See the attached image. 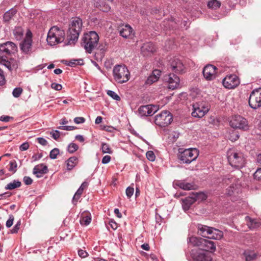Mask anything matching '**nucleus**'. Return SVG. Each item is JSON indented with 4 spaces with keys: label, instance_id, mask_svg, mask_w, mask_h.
<instances>
[{
    "label": "nucleus",
    "instance_id": "obj_1",
    "mask_svg": "<svg viewBox=\"0 0 261 261\" xmlns=\"http://www.w3.org/2000/svg\"><path fill=\"white\" fill-rule=\"evenodd\" d=\"M82 20L79 17H76L72 20L69 25L67 33L68 43L67 44H74L77 41L80 33L82 30Z\"/></svg>",
    "mask_w": 261,
    "mask_h": 261
},
{
    "label": "nucleus",
    "instance_id": "obj_2",
    "mask_svg": "<svg viewBox=\"0 0 261 261\" xmlns=\"http://www.w3.org/2000/svg\"><path fill=\"white\" fill-rule=\"evenodd\" d=\"M198 233L204 238L210 239L220 240L223 237V232L216 228L199 224L197 225Z\"/></svg>",
    "mask_w": 261,
    "mask_h": 261
},
{
    "label": "nucleus",
    "instance_id": "obj_3",
    "mask_svg": "<svg viewBox=\"0 0 261 261\" xmlns=\"http://www.w3.org/2000/svg\"><path fill=\"white\" fill-rule=\"evenodd\" d=\"M82 44L86 51L91 54L96 47L99 41V36L94 31H90L84 35Z\"/></svg>",
    "mask_w": 261,
    "mask_h": 261
},
{
    "label": "nucleus",
    "instance_id": "obj_4",
    "mask_svg": "<svg viewBox=\"0 0 261 261\" xmlns=\"http://www.w3.org/2000/svg\"><path fill=\"white\" fill-rule=\"evenodd\" d=\"M65 36V34L63 30L54 26L49 30L46 40L49 45L53 46L63 42Z\"/></svg>",
    "mask_w": 261,
    "mask_h": 261
},
{
    "label": "nucleus",
    "instance_id": "obj_5",
    "mask_svg": "<svg viewBox=\"0 0 261 261\" xmlns=\"http://www.w3.org/2000/svg\"><path fill=\"white\" fill-rule=\"evenodd\" d=\"M227 159L232 167L240 168L245 165V160L243 153L233 149H230L227 151Z\"/></svg>",
    "mask_w": 261,
    "mask_h": 261
},
{
    "label": "nucleus",
    "instance_id": "obj_6",
    "mask_svg": "<svg viewBox=\"0 0 261 261\" xmlns=\"http://www.w3.org/2000/svg\"><path fill=\"white\" fill-rule=\"evenodd\" d=\"M113 73L114 80L119 83H125L129 79V72L124 65L115 66L113 70Z\"/></svg>",
    "mask_w": 261,
    "mask_h": 261
},
{
    "label": "nucleus",
    "instance_id": "obj_7",
    "mask_svg": "<svg viewBox=\"0 0 261 261\" xmlns=\"http://www.w3.org/2000/svg\"><path fill=\"white\" fill-rule=\"evenodd\" d=\"M179 149L178 158L180 163L189 164L195 160L198 156V151L196 148H189L181 151Z\"/></svg>",
    "mask_w": 261,
    "mask_h": 261
},
{
    "label": "nucleus",
    "instance_id": "obj_8",
    "mask_svg": "<svg viewBox=\"0 0 261 261\" xmlns=\"http://www.w3.org/2000/svg\"><path fill=\"white\" fill-rule=\"evenodd\" d=\"M192 106V115L194 117L201 118L209 111L208 104L203 101L194 103Z\"/></svg>",
    "mask_w": 261,
    "mask_h": 261
},
{
    "label": "nucleus",
    "instance_id": "obj_9",
    "mask_svg": "<svg viewBox=\"0 0 261 261\" xmlns=\"http://www.w3.org/2000/svg\"><path fill=\"white\" fill-rule=\"evenodd\" d=\"M230 126L236 129L247 130L249 129V125L247 120L240 115L232 116L229 121Z\"/></svg>",
    "mask_w": 261,
    "mask_h": 261
},
{
    "label": "nucleus",
    "instance_id": "obj_10",
    "mask_svg": "<svg viewBox=\"0 0 261 261\" xmlns=\"http://www.w3.org/2000/svg\"><path fill=\"white\" fill-rule=\"evenodd\" d=\"M173 121V116L171 113L168 111H163L155 117V123L161 126L166 127L169 125Z\"/></svg>",
    "mask_w": 261,
    "mask_h": 261
},
{
    "label": "nucleus",
    "instance_id": "obj_11",
    "mask_svg": "<svg viewBox=\"0 0 261 261\" xmlns=\"http://www.w3.org/2000/svg\"><path fill=\"white\" fill-rule=\"evenodd\" d=\"M248 103L253 109H257L261 107V88L255 89L251 92Z\"/></svg>",
    "mask_w": 261,
    "mask_h": 261
},
{
    "label": "nucleus",
    "instance_id": "obj_12",
    "mask_svg": "<svg viewBox=\"0 0 261 261\" xmlns=\"http://www.w3.org/2000/svg\"><path fill=\"white\" fill-rule=\"evenodd\" d=\"M17 50V45L12 41H7L0 44V55L7 57L14 54Z\"/></svg>",
    "mask_w": 261,
    "mask_h": 261
},
{
    "label": "nucleus",
    "instance_id": "obj_13",
    "mask_svg": "<svg viewBox=\"0 0 261 261\" xmlns=\"http://www.w3.org/2000/svg\"><path fill=\"white\" fill-rule=\"evenodd\" d=\"M185 68L184 64L179 57H174L169 61L168 69L176 73H182Z\"/></svg>",
    "mask_w": 261,
    "mask_h": 261
},
{
    "label": "nucleus",
    "instance_id": "obj_14",
    "mask_svg": "<svg viewBox=\"0 0 261 261\" xmlns=\"http://www.w3.org/2000/svg\"><path fill=\"white\" fill-rule=\"evenodd\" d=\"M32 36L31 32L28 31L24 39L20 43V48L25 55H30L33 52Z\"/></svg>",
    "mask_w": 261,
    "mask_h": 261
},
{
    "label": "nucleus",
    "instance_id": "obj_15",
    "mask_svg": "<svg viewBox=\"0 0 261 261\" xmlns=\"http://www.w3.org/2000/svg\"><path fill=\"white\" fill-rule=\"evenodd\" d=\"M159 110V107L156 105H148L140 106L138 110V115L140 117H147L153 115Z\"/></svg>",
    "mask_w": 261,
    "mask_h": 261
},
{
    "label": "nucleus",
    "instance_id": "obj_16",
    "mask_svg": "<svg viewBox=\"0 0 261 261\" xmlns=\"http://www.w3.org/2000/svg\"><path fill=\"white\" fill-rule=\"evenodd\" d=\"M203 195L201 193H192L190 196L181 199L182 206L185 211L188 210L190 206Z\"/></svg>",
    "mask_w": 261,
    "mask_h": 261
},
{
    "label": "nucleus",
    "instance_id": "obj_17",
    "mask_svg": "<svg viewBox=\"0 0 261 261\" xmlns=\"http://www.w3.org/2000/svg\"><path fill=\"white\" fill-rule=\"evenodd\" d=\"M239 77L234 74L227 75L223 80V86L227 89H234L240 84Z\"/></svg>",
    "mask_w": 261,
    "mask_h": 261
},
{
    "label": "nucleus",
    "instance_id": "obj_18",
    "mask_svg": "<svg viewBox=\"0 0 261 261\" xmlns=\"http://www.w3.org/2000/svg\"><path fill=\"white\" fill-rule=\"evenodd\" d=\"M217 70V67L213 65L208 64L206 65L202 71L204 77L207 81L213 80L216 77Z\"/></svg>",
    "mask_w": 261,
    "mask_h": 261
},
{
    "label": "nucleus",
    "instance_id": "obj_19",
    "mask_svg": "<svg viewBox=\"0 0 261 261\" xmlns=\"http://www.w3.org/2000/svg\"><path fill=\"white\" fill-rule=\"evenodd\" d=\"M165 80L168 83V88L171 90H174L179 87V78L174 73H170Z\"/></svg>",
    "mask_w": 261,
    "mask_h": 261
},
{
    "label": "nucleus",
    "instance_id": "obj_20",
    "mask_svg": "<svg viewBox=\"0 0 261 261\" xmlns=\"http://www.w3.org/2000/svg\"><path fill=\"white\" fill-rule=\"evenodd\" d=\"M195 261H213L211 254L208 251H198L193 254Z\"/></svg>",
    "mask_w": 261,
    "mask_h": 261
},
{
    "label": "nucleus",
    "instance_id": "obj_21",
    "mask_svg": "<svg viewBox=\"0 0 261 261\" xmlns=\"http://www.w3.org/2000/svg\"><path fill=\"white\" fill-rule=\"evenodd\" d=\"M119 34L124 38H129L134 35L132 28L128 24H126L119 28Z\"/></svg>",
    "mask_w": 261,
    "mask_h": 261
},
{
    "label": "nucleus",
    "instance_id": "obj_22",
    "mask_svg": "<svg viewBox=\"0 0 261 261\" xmlns=\"http://www.w3.org/2000/svg\"><path fill=\"white\" fill-rule=\"evenodd\" d=\"M202 245L200 248L201 251H207L210 250L211 252L215 251L216 245L214 242L204 239V240H202Z\"/></svg>",
    "mask_w": 261,
    "mask_h": 261
},
{
    "label": "nucleus",
    "instance_id": "obj_23",
    "mask_svg": "<svg viewBox=\"0 0 261 261\" xmlns=\"http://www.w3.org/2000/svg\"><path fill=\"white\" fill-rule=\"evenodd\" d=\"M47 171V167L43 164H41L34 167L33 172V174L36 175V177L39 178L41 177L43 174L46 173Z\"/></svg>",
    "mask_w": 261,
    "mask_h": 261
},
{
    "label": "nucleus",
    "instance_id": "obj_24",
    "mask_svg": "<svg viewBox=\"0 0 261 261\" xmlns=\"http://www.w3.org/2000/svg\"><path fill=\"white\" fill-rule=\"evenodd\" d=\"M161 75V72L159 70H154L152 74L147 78L145 81L146 85H150L153 83L158 81Z\"/></svg>",
    "mask_w": 261,
    "mask_h": 261
},
{
    "label": "nucleus",
    "instance_id": "obj_25",
    "mask_svg": "<svg viewBox=\"0 0 261 261\" xmlns=\"http://www.w3.org/2000/svg\"><path fill=\"white\" fill-rule=\"evenodd\" d=\"M240 192V185L238 184H235L233 185H230L227 189V194L229 196L237 197Z\"/></svg>",
    "mask_w": 261,
    "mask_h": 261
},
{
    "label": "nucleus",
    "instance_id": "obj_26",
    "mask_svg": "<svg viewBox=\"0 0 261 261\" xmlns=\"http://www.w3.org/2000/svg\"><path fill=\"white\" fill-rule=\"evenodd\" d=\"M222 183L223 185H233L238 182L237 178L233 175L230 174L223 176L222 178Z\"/></svg>",
    "mask_w": 261,
    "mask_h": 261
},
{
    "label": "nucleus",
    "instance_id": "obj_27",
    "mask_svg": "<svg viewBox=\"0 0 261 261\" xmlns=\"http://www.w3.org/2000/svg\"><path fill=\"white\" fill-rule=\"evenodd\" d=\"M141 51L145 55H148L155 50V46L150 42L144 43L141 47Z\"/></svg>",
    "mask_w": 261,
    "mask_h": 261
},
{
    "label": "nucleus",
    "instance_id": "obj_28",
    "mask_svg": "<svg viewBox=\"0 0 261 261\" xmlns=\"http://www.w3.org/2000/svg\"><path fill=\"white\" fill-rule=\"evenodd\" d=\"M243 256L246 261H254L258 256V254L253 250L247 249L244 251Z\"/></svg>",
    "mask_w": 261,
    "mask_h": 261
},
{
    "label": "nucleus",
    "instance_id": "obj_29",
    "mask_svg": "<svg viewBox=\"0 0 261 261\" xmlns=\"http://www.w3.org/2000/svg\"><path fill=\"white\" fill-rule=\"evenodd\" d=\"M245 220L247 222V225L250 229L256 228L261 225V223L257 219H251L249 216H246Z\"/></svg>",
    "mask_w": 261,
    "mask_h": 261
},
{
    "label": "nucleus",
    "instance_id": "obj_30",
    "mask_svg": "<svg viewBox=\"0 0 261 261\" xmlns=\"http://www.w3.org/2000/svg\"><path fill=\"white\" fill-rule=\"evenodd\" d=\"M202 240H204V239L192 236L188 238V242L193 246H197L201 248Z\"/></svg>",
    "mask_w": 261,
    "mask_h": 261
},
{
    "label": "nucleus",
    "instance_id": "obj_31",
    "mask_svg": "<svg viewBox=\"0 0 261 261\" xmlns=\"http://www.w3.org/2000/svg\"><path fill=\"white\" fill-rule=\"evenodd\" d=\"M77 164V158L76 156H72L67 161V169L71 170Z\"/></svg>",
    "mask_w": 261,
    "mask_h": 261
},
{
    "label": "nucleus",
    "instance_id": "obj_32",
    "mask_svg": "<svg viewBox=\"0 0 261 261\" xmlns=\"http://www.w3.org/2000/svg\"><path fill=\"white\" fill-rule=\"evenodd\" d=\"M176 185L180 188L185 190H190L194 189L193 185L184 181H178Z\"/></svg>",
    "mask_w": 261,
    "mask_h": 261
},
{
    "label": "nucleus",
    "instance_id": "obj_33",
    "mask_svg": "<svg viewBox=\"0 0 261 261\" xmlns=\"http://www.w3.org/2000/svg\"><path fill=\"white\" fill-rule=\"evenodd\" d=\"M17 10L14 8L7 11L4 15V20L5 21H9L16 14Z\"/></svg>",
    "mask_w": 261,
    "mask_h": 261
},
{
    "label": "nucleus",
    "instance_id": "obj_34",
    "mask_svg": "<svg viewBox=\"0 0 261 261\" xmlns=\"http://www.w3.org/2000/svg\"><path fill=\"white\" fill-rule=\"evenodd\" d=\"M21 185V182L17 180H14L12 182L8 184L5 187L6 190H12L17 188H19Z\"/></svg>",
    "mask_w": 261,
    "mask_h": 261
},
{
    "label": "nucleus",
    "instance_id": "obj_35",
    "mask_svg": "<svg viewBox=\"0 0 261 261\" xmlns=\"http://www.w3.org/2000/svg\"><path fill=\"white\" fill-rule=\"evenodd\" d=\"M221 4V2L218 0H210L207 6L209 9L216 10L220 7Z\"/></svg>",
    "mask_w": 261,
    "mask_h": 261
},
{
    "label": "nucleus",
    "instance_id": "obj_36",
    "mask_svg": "<svg viewBox=\"0 0 261 261\" xmlns=\"http://www.w3.org/2000/svg\"><path fill=\"white\" fill-rule=\"evenodd\" d=\"M13 34L16 39L20 40L23 36V30L21 27H16L13 31Z\"/></svg>",
    "mask_w": 261,
    "mask_h": 261
},
{
    "label": "nucleus",
    "instance_id": "obj_37",
    "mask_svg": "<svg viewBox=\"0 0 261 261\" xmlns=\"http://www.w3.org/2000/svg\"><path fill=\"white\" fill-rule=\"evenodd\" d=\"M101 149L103 153L112 154L113 153V151L111 150L109 145L105 143L101 144Z\"/></svg>",
    "mask_w": 261,
    "mask_h": 261
},
{
    "label": "nucleus",
    "instance_id": "obj_38",
    "mask_svg": "<svg viewBox=\"0 0 261 261\" xmlns=\"http://www.w3.org/2000/svg\"><path fill=\"white\" fill-rule=\"evenodd\" d=\"M83 64V60L82 59H73L69 61L68 65L70 67H73L75 65H81Z\"/></svg>",
    "mask_w": 261,
    "mask_h": 261
},
{
    "label": "nucleus",
    "instance_id": "obj_39",
    "mask_svg": "<svg viewBox=\"0 0 261 261\" xmlns=\"http://www.w3.org/2000/svg\"><path fill=\"white\" fill-rule=\"evenodd\" d=\"M83 190H82V188H79L74 195L72 198V202L74 204H75V202H77V200L80 198L81 195L82 194Z\"/></svg>",
    "mask_w": 261,
    "mask_h": 261
},
{
    "label": "nucleus",
    "instance_id": "obj_40",
    "mask_svg": "<svg viewBox=\"0 0 261 261\" xmlns=\"http://www.w3.org/2000/svg\"><path fill=\"white\" fill-rule=\"evenodd\" d=\"M9 165L10 167L9 168V171L12 172L13 173H15L17 169V164L15 160L11 161Z\"/></svg>",
    "mask_w": 261,
    "mask_h": 261
},
{
    "label": "nucleus",
    "instance_id": "obj_41",
    "mask_svg": "<svg viewBox=\"0 0 261 261\" xmlns=\"http://www.w3.org/2000/svg\"><path fill=\"white\" fill-rule=\"evenodd\" d=\"M78 148L79 146L77 144L71 143L68 145L67 150L69 153H72L76 151Z\"/></svg>",
    "mask_w": 261,
    "mask_h": 261
},
{
    "label": "nucleus",
    "instance_id": "obj_42",
    "mask_svg": "<svg viewBox=\"0 0 261 261\" xmlns=\"http://www.w3.org/2000/svg\"><path fill=\"white\" fill-rule=\"evenodd\" d=\"M107 94L114 100L119 101L121 99L120 96L113 91L108 90L107 91Z\"/></svg>",
    "mask_w": 261,
    "mask_h": 261
},
{
    "label": "nucleus",
    "instance_id": "obj_43",
    "mask_svg": "<svg viewBox=\"0 0 261 261\" xmlns=\"http://www.w3.org/2000/svg\"><path fill=\"white\" fill-rule=\"evenodd\" d=\"M59 154V149L55 148L52 149L49 153V158L51 159H55L57 158V155Z\"/></svg>",
    "mask_w": 261,
    "mask_h": 261
},
{
    "label": "nucleus",
    "instance_id": "obj_44",
    "mask_svg": "<svg viewBox=\"0 0 261 261\" xmlns=\"http://www.w3.org/2000/svg\"><path fill=\"white\" fill-rule=\"evenodd\" d=\"M22 92V89L21 88H15L12 92L13 96L14 97L17 98L20 96Z\"/></svg>",
    "mask_w": 261,
    "mask_h": 261
},
{
    "label": "nucleus",
    "instance_id": "obj_45",
    "mask_svg": "<svg viewBox=\"0 0 261 261\" xmlns=\"http://www.w3.org/2000/svg\"><path fill=\"white\" fill-rule=\"evenodd\" d=\"M146 156L150 161H154L155 159V155L152 151H148L146 153Z\"/></svg>",
    "mask_w": 261,
    "mask_h": 261
},
{
    "label": "nucleus",
    "instance_id": "obj_46",
    "mask_svg": "<svg viewBox=\"0 0 261 261\" xmlns=\"http://www.w3.org/2000/svg\"><path fill=\"white\" fill-rule=\"evenodd\" d=\"M51 137L55 140H58L60 137V132L58 130H53L50 132Z\"/></svg>",
    "mask_w": 261,
    "mask_h": 261
},
{
    "label": "nucleus",
    "instance_id": "obj_47",
    "mask_svg": "<svg viewBox=\"0 0 261 261\" xmlns=\"http://www.w3.org/2000/svg\"><path fill=\"white\" fill-rule=\"evenodd\" d=\"M91 221V217L89 216H86L83 217V220L81 221V223L86 226H87L88 225H89Z\"/></svg>",
    "mask_w": 261,
    "mask_h": 261
},
{
    "label": "nucleus",
    "instance_id": "obj_48",
    "mask_svg": "<svg viewBox=\"0 0 261 261\" xmlns=\"http://www.w3.org/2000/svg\"><path fill=\"white\" fill-rule=\"evenodd\" d=\"M21 224V221L20 220H19L17 221L16 224L14 225L12 229L11 230L12 233H17L18 231V230L20 228V226Z\"/></svg>",
    "mask_w": 261,
    "mask_h": 261
},
{
    "label": "nucleus",
    "instance_id": "obj_49",
    "mask_svg": "<svg viewBox=\"0 0 261 261\" xmlns=\"http://www.w3.org/2000/svg\"><path fill=\"white\" fill-rule=\"evenodd\" d=\"M134 192V189L132 187H128L126 189V195L128 198H130Z\"/></svg>",
    "mask_w": 261,
    "mask_h": 261
},
{
    "label": "nucleus",
    "instance_id": "obj_50",
    "mask_svg": "<svg viewBox=\"0 0 261 261\" xmlns=\"http://www.w3.org/2000/svg\"><path fill=\"white\" fill-rule=\"evenodd\" d=\"M14 219V218L13 215L9 216V219L6 222V225L7 227L10 228L11 226H12V225H13V223Z\"/></svg>",
    "mask_w": 261,
    "mask_h": 261
},
{
    "label": "nucleus",
    "instance_id": "obj_51",
    "mask_svg": "<svg viewBox=\"0 0 261 261\" xmlns=\"http://www.w3.org/2000/svg\"><path fill=\"white\" fill-rule=\"evenodd\" d=\"M253 176L255 179L261 180V168L257 169Z\"/></svg>",
    "mask_w": 261,
    "mask_h": 261
},
{
    "label": "nucleus",
    "instance_id": "obj_52",
    "mask_svg": "<svg viewBox=\"0 0 261 261\" xmlns=\"http://www.w3.org/2000/svg\"><path fill=\"white\" fill-rule=\"evenodd\" d=\"M239 138V136L236 133L233 132L229 135V139L232 142H234L238 140Z\"/></svg>",
    "mask_w": 261,
    "mask_h": 261
},
{
    "label": "nucleus",
    "instance_id": "obj_53",
    "mask_svg": "<svg viewBox=\"0 0 261 261\" xmlns=\"http://www.w3.org/2000/svg\"><path fill=\"white\" fill-rule=\"evenodd\" d=\"M51 88L56 90H57V91H60L62 89V86L61 84H57V83H53L51 84Z\"/></svg>",
    "mask_w": 261,
    "mask_h": 261
},
{
    "label": "nucleus",
    "instance_id": "obj_54",
    "mask_svg": "<svg viewBox=\"0 0 261 261\" xmlns=\"http://www.w3.org/2000/svg\"><path fill=\"white\" fill-rule=\"evenodd\" d=\"M58 128L60 129L65 130H72L74 129L76 127L73 126H60Z\"/></svg>",
    "mask_w": 261,
    "mask_h": 261
},
{
    "label": "nucleus",
    "instance_id": "obj_55",
    "mask_svg": "<svg viewBox=\"0 0 261 261\" xmlns=\"http://www.w3.org/2000/svg\"><path fill=\"white\" fill-rule=\"evenodd\" d=\"M5 84V79L3 70L0 69V85L2 86Z\"/></svg>",
    "mask_w": 261,
    "mask_h": 261
},
{
    "label": "nucleus",
    "instance_id": "obj_56",
    "mask_svg": "<svg viewBox=\"0 0 261 261\" xmlns=\"http://www.w3.org/2000/svg\"><path fill=\"white\" fill-rule=\"evenodd\" d=\"M23 180L24 184L27 185H30L32 184L33 180L32 178L29 176H24L23 177Z\"/></svg>",
    "mask_w": 261,
    "mask_h": 261
},
{
    "label": "nucleus",
    "instance_id": "obj_57",
    "mask_svg": "<svg viewBox=\"0 0 261 261\" xmlns=\"http://www.w3.org/2000/svg\"><path fill=\"white\" fill-rule=\"evenodd\" d=\"M85 121V119L84 117H75L74 119V122L76 124H81L83 123Z\"/></svg>",
    "mask_w": 261,
    "mask_h": 261
},
{
    "label": "nucleus",
    "instance_id": "obj_58",
    "mask_svg": "<svg viewBox=\"0 0 261 261\" xmlns=\"http://www.w3.org/2000/svg\"><path fill=\"white\" fill-rule=\"evenodd\" d=\"M111 159V157L110 155H107L103 157L101 162L103 164H106L110 162Z\"/></svg>",
    "mask_w": 261,
    "mask_h": 261
},
{
    "label": "nucleus",
    "instance_id": "obj_59",
    "mask_svg": "<svg viewBox=\"0 0 261 261\" xmlns=\"http://www.w3.org/2000/svg\"><path fill=\"white\" fill-rule=\"evenodd\" d=\"M38 142L43 146H45L47 144V141L43 138L39 137L37 138Z\"/></svg>",
    "mask_w": 261,
    "mask_h": 261
},
{
    "label": "nucleus",
    "instance_id": "obj_60",
    "mask_svg": "<svg viewBox=\"0 0 261 261\" xmlns=\"http://www.w3.org/2000/svg\"><path fill=\"white\" fill-rule=\"evenodd\" d=\"M29 147V144L28 142H25L22 144L20 147L19 149L21 151H25L27 150Z\"/></svg>",
    "mask_w": 261,
    "mask_h": 261
},
{
    "label": "nucleus",
    "instance_id": "obj_61",
    "mask_svg": "<svg viewBox=\"0 0 261 261\" xmlns=\"http://www.w3.org/2000/svg\"><path fill=\"white\" fill-rule=\"evenodd\" d=\"M78 254L82 258H85L88 255V253L86 251L82 249L78 251Z\"/></svg>",
    "mask_w": 261,
    "mask_h": 261
},
{
    "label": "nucleus",
    "instance_id": "obj_62",
    "mask_svg": "<svg viewBox=\"0 0 261 261\" xmlns=\"http://www.w3.org/2000/svg\"><path fill=\"white\" fill-rule=\"evenodd\" d=\"M43 156L42 153H39L37 154H35L32 156V159H33V161H36L39 160Z\"/></svg>",
    "mask_w": 261,
    "mask_h": 261
},
{
    "label": "nucleus",
    "instance_id": "obj_63",
    "mask_svg": "<svg viewBox=\"0 0 261 261\" xmlns=\"http://www.w3.org/2000/svg\"><path fill=\"white\" fill-rule=\"evenodd\" d=\"M12 118L10 116L3 115L0 117V120L4 122H8Z\"/></svg>",
    "mask_w": 261,
    "mask_h": 261
},
{
    "label": "nucleus",
    "instance_id": "obj_64",
    "mask_svg": "<svg viewBox=\"0 0 261 261\" xmlns=\"http://www.w3.org/2000/svg\"><path fill=\"white\" fill-rule=\"evenodd\" d=\"M256 163L258 166H261V153L257 156Z\"/></svg>",
    "mask_w": 261,
    "mask_h": 261
}]
</instances>
